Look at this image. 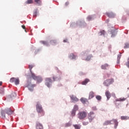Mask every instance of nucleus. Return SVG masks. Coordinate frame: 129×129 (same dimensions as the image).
<instances>
[{
  "label": "nucleus",
  "mask_w": 129,
  "mask_h": 129,
  "mask_svg": "<svg viewBox=\"0 0 129 129\" xmlns=\"http://www.w3.org/2000/svg\"><path fill=\"white\" fill-rule=\"evenodd\" d=\"M14 111L12 110L11 108H6L5 110L1 111V115L3 118H6V114L8 115H11L13 114Z\"/></svg>",
  "instance_id": "nucleus-1"
},
{
  "label": "nucleus",
  "mask_w": 129,
  "mask_h": 129,
  "mask_svg": "<svg viewBox=\"0 0 129 129\" xmlns=\"http://www.w3.org/2000/svg\"><path fill=\"white\" fill-rule=\"evenodd\" d=\"M36 108L38 113H42V114H44V110L43 109V107H42L41 103H40V102H36Z\"/></svg>",
  "instance_id": "nucleus-2"
},
{
  "label": "nucleus",
  "mask_w": 129,
  "mask_h": 129,
  "mask_svg": "<svg viewBox=\"0 0 129 129\" xmlns=\"http://www.w3.org/2000/svg\"><path fill=\"white\" fill-rule=\"evenodd\" d=\"M87 116V112L83 111H80L78 114V117L79 119H84Z\"/></svg>",
  "instance_id": "nucleus-3"
},
{
  "label": "nucleus",
  "mask_w": 129,
  "mask_h": 129,
  "mask_svg": "<svg viewBox=\"0 0 129 129\" xmlns=\"http://www.w3.org/2000/svg\"><path fill=\"white\" fill-rule=\"evenodd\" d=\"M113 82H114V80H113V79H108L104 81L103 84L104 86L108 87V86L111 85Z\"/></svg>",
  "instance_id": "nucleus-4"
},
{
  "label": "nucleus",
  "mask_w": 129,
  "mask_h": 129,
  "mask_svg": "<svg viewBox=\"0 0 129 129\" xmlns=\"http://www.w3.org/2000/svg\"><path fill=\"white\" fill-rule=\"evenodd\" d=\"M95 118V114L93 112H90L88 114V118L89 119V121L91 122L93 119Z\"/></svg>",
  "instance_id": "nucleus-5"
},
{
  "label": "nucleus",
  "mask_w": 129,
  "mask_h": 129,
  "mask_svg": "<svg viewBox=\"0 0 129 129\" xmlns=\"http://www.w3.org/2000/svg\"><path fill=\"white\" fill-rule=\"evenodd\" d=\"M10 82L11 83H14V82L16 85H19L20 84V79L19 78H12L10 79Z\"/></svg>",
  "instance_id": "nucleus-6"
},
{
  "label": "nucleus",
  "mask_w": 129,
  "mask_h": 129,
  "mask_svg": "<svg viewBox=\"0 0 129 129\" xmlns=\"http://www.w3.org/2000/svg\"><path fill=\"white\" fill-rule=\"evenodd\" d=\"M51 83H52V80L50 78H45V85L47 87H50L51 86Z\"/></svg>",
  "instance_id": "nucleus-7"
},
{
  "label": "nucleus",
  "mask_w": 129,
  "mask_h": 129,
  "mask_svg": "<svg viewBox=\"0 0 129 129\" xmlns=\"http://www.w3.org/2000/svg\"><path fill=\"white\" fill-rule=\"evenodd\" d=\"M71 99L73 101V102H77L79 101V99L77 98V97L74 95H71L70 96Z\"/></svg>",
  "instance_id": "nucleus-8"
},
{
  "label": "nucleus",
  "mask_w": 129,
  "mask_h": 129,
  "mask_svg": "<svg viewBox=\"0 0 129 129\" xmlns=\"http://www.w3.org/2000/svg\"><path fill=\"white\" fill-rule=\"evenodd\" d=\"M106 15L108 18H114L115 17V14H113L112 12L106 13Z\"/></svg>",
  "instance_id": "nucleus-9"
},
{
  "label": "nucleus",
  "mask_w": 129,
  "mask_h": 129,
  "mask_svg": "<svg viewBox=\"0 0 129 129\" xmlns=\"http://www.w3.org/2000/svg\"><path fill=\"white\" fill-rule=\"evenodd\" d=\"M36 129H43V125L37 122L36 123Z\"/></svg>",
  "instance_id": "nucleus-10"
},
{
  "label": "nucleus",
  "mask_w": 129,
  "mask_h": 129,
  "mask_svg": "<svg viewBox=\"0 0 129 129\" xmlns=\"http://www.w3.org/2000/svg\"><path fill=\"white\" fill-rule=\"evenodd\" d=\"M112 121L114 123V128H116L117 127V125H118V122L117 121V120L113 119Z\"/></svg>",
  "instance_id": "nucleus-11"
},
{
  "label": "nucleus",
  "mask_w": 129,
  "mask_h": 129,
  "mask_svg": "<svg viewBox=\"0 0 129 129\" xmlns=\"http://www.w3.org/2000/svg\"><path fill=\"white\" fill-rule=\"evenodd\" d=\"M31 75V77L34 79V80H36L38 79V77L35 75V74L33 73L32 72H30Z\"/></svg>",
  "instance_id": "nucleus-12"
},
{
  "label": "nucleus",
  "mask_w": 129,
  "mask_h": 129,
  "mask_svg": "<svg viewBox=\"0 0 129 129\" xmlns=\"http://www.w3.org/2000/svg\"><path fill=\"white\" fill-rule=\"evenodd\" d=\"M90 80L89 79H86L82 83V85H86L88 82H89Z\"/></svg>",
  "instance_id": "nucleus-13"
},
{
  "label": "nucleus",
  "mask_w": 129,
  "mask_h": 129,
  "mask_svg": "<svg viewBox=\"0 0 129 129\" xmlns=\"http://www.w3.org/2000/svg\"><path fill=\"white\" fill-rule=\"evenodd\" d=\"M94 96V92L91 91L89 93V99H91L92 98H93Z\"/></svg>",
  "instance_id": "nucleus-14"
},
{
  "label": "nucleus",
  "mask_w": 129,
  "mask_h": 129,
  "mask_svg": "<svg viewBox=\"0 0 129 129\" xmlns=\"http://www.w3.org/2000/svg\"><path fill=\"white\" fill-rule=\"evenodd\" d=\"M111 121H112V120L105 121L103 124V125H108V124H111Z\"/></svg>",
  "instance_id": "nucleus-15"
},
{
  "label": "nucleus",
  "mask_w": 129,
  "mask_h": 129,
  "mask_svg": "<svg viewBox=\"0 0 129 129\" xmlns=\"http://www.w3.org/2000/svg\"><path fill=\"white\" fill-rule=\"evenodd\" d=\"M108 64L107 63H105L103 65H102L101 67V69H103L104 70H105L107 68H108Z\"/></svg>",
  "instance_id": "nucleus-16"
},
{
  "label": "nucleus",
  "mask_w": 129,
  "mask_h": 129,
  "mask_svg": "<svg viewBox=\"0 0 129 129\" xmlns=\"http://www.w3.org/2000/svg\"><path fill=\"white\" fill-rule=\"evenodd\" d=\"M105 95L107 98V99H109L110 98V93H109V91H107L106 92H105Z\"/></svg>",
  "instance_id": "nucleus-17"
},
{
  "label": "nucleus",
  "mask_w": 129,
  "mask_h": 129,
  "mask_svg": "<svg viewBox=\"0 0 129 129\" xmlns=\"http://www.w3.org/2000/svg\"><path fill=\"white\" fill-rule=\"evenodd\" d=\"M80 101H81V102H82V103H83L84 104H85V103L87 102V99L85 98H81Z\"/></svg>",
  "instance_id": "nucleus-18"
},
{
  "label": "nucleus",
  "mask_w": 129,
  "mask_h": 129,
  "mask_svg": "<svg viewBox=\"0 0 129 129\" xmlns=\"http://www.w3.org/2000/svg\"><path fill=\"white\" fill-rule=\"evenodd\" d=\"M121 120H126L127 119H129V117L127 116H122L120 117Z\"/></svg>",
  "instance_id": "nucleus-19"
},
{
  "label": "nucleus",
  "mask_w": 129,
  "mask_h": 129,
  "mask_svg": "<svg viewBox=\"0 0 129 129\" xmlns=\"http://www.w3.org/2000/svg\"><path fill=\"white\" fill-rule=\"evenodd\" d=\"M74 127H75V129H80L81 128V125H79V124H73V125Z\"/></svg>",
  "instance_id": "nucleus-20"
},
{
  "label": "nucleus",
  "mask_w": 129,
  "mask_h": 129,
  "mask_svg": "<svg viewBox=\"0 0 129 129\" xmlns=\"http://www.w3.org/2000/svg\"><path fill=\"white\" fill-rule=\"evenodd\" d=\"M126 98H120L118 99H116L115 100V101H125L126 100Z\"/></svg>",
  "instance_id": "nucleus-21"
},
{
  "label": "nucleus",
  "mask_w": 129,
  "mask_h": 129,
  "mask_svg": "<svg viewBox=\"0 0 129 129\" xmlns=\"http://www.w3.org/2000/svg\"><path fill=\"white\" fill-rule=\"evenodd\" d=\"M35 3H36V5H38V6H41L42 4V1L41 0H34Z\"/></svg>",
  "instance_id": "nucleus-22"
},
{
  "label": "nucleus",
  "mask_w": 129,
  "mask_h": 129,
  "mask_svg": "<svg viewBox=\"0 0 129 129\" xmlns=\"http://www.w3.org/2000/svg\"><path fill=\"white\" fill-rule=\"evenodd\" d=\"M69 57L70 58V59H75V58H76V56H75V55H74V54L71 53Z\"/></svg>",
  "instance_id": "nucleus-23"
},
{
  "label": "nucleus",
  "mask_w": 129,
  "mask_h": 129,
  "mask_svg": "<svg viewBox=\"0 0 129 129\" xmlns=\"http://www.w3.org/2000/svg\"><path fill=\"white\" fill-rule=\"evenodd\" d=\"M105 34V31L104 30H102L99 33V36H102V35H104Z\"/></svg>",
  "instance_id": "nucleus-24"
},
{
  "label": "nucleus",
  "mask_w": 129,
  "mask_h": 129,
  "mask_svg": "<svg viewBox=\"0 0 129 129\" xmlns=\"http://www.w3.org/2000/svg\"><path fill=\"white\" fill-rule=\"evenodd\" d=\"M36 80H37L39 83H41V81H43L42 78H40L39 77H37V79Z\"/></svg>",
  "instance_id": "nucleus-25"
},
{
  "label": "nucleus",
  "mask_w": 129,
  "mask_h": 129,
  "mask_svg": "<svg viewBox=\"0 0 129 129\" xmlns=\"http://www.w3.org/2000/svg\"><path fill=\"white\" fill-rule=\"evenodd\" d=\"M129 48V43H126L124 44V49H127Z\"/></svg>",
  "instance_id": "nucleus-26"
},
{
  "label": "nucleus",
  "mask_w": 129,
  "mask_h": 129,
  "mask_svg": "<svg viewBox=\"0 0 129 129\" xmlns=\"http://www.w3.org/2000/svg\"><path fill=\"white\" fill-rule=\"evenodd\" d=\"M78 110V106L77 105H75L74 106V108L73 110H75V111H77Z\"/></svg>",
  "instance_id": "nucleus-27"
},
{
  "label": "nucleus",
  "mask_w": 129,
  "mask_h": 129,
  "mask_svg": "<svg viewBox=\"0 0 129 129\" xmlns=\"http://www.w3.org/2000/svg\"><path fill=\"white\" fill-rule=\"evenodd\" d=\"M0 94H2V95H3V94H5V89H4V88H1V89H0Z\"/></svg>",
  "instance_id": "nucleus-28"
},
{
  "label": "nucleus",
  "mask_w": 129,
  "mask_h": 129,
  "mask_svg": "<svg viewBox=\"0 0 129 129\" xmlns=\"http://www.w3.org/2000/svg\"><path fill=\"white\" fill-rule=\"evenodd\" d=\"M56 43H57V41L56 40H51L50 41V44L51 45H56Z\"/></svg>",
  "instance_id": "nucleus-29"
},
{
  "label": "nucleus",
  "mask_w": 129,
  "mask_h": 129,
  "mask_svg": "<svg viewBox=\"0 0 129 129\" xmlns=\"http://www.w3.org/2000/svg\"><path fill=\"white\" fill-rule=\"evenodd\" d=\"M96 98L98 101H100V100H101V96L97 95V96H96Z\"/></svg>",
  "instance_id": "nucleus-30"
},
{
  "label": "nucleus",
  "mask_w": 129,
  "mask_h": 129,
  "mask_svg": "<svg viewBox=\"0 0 129 129\" xmlns=\"http://www.w3.org/2000/svg\"><path fill=\"white\" fill-rule=\"evenodd\" d=\"M76 114V111H75L74 110H72V116H75Z\"/></svg>",
  "instance_id": "nucleus-31"
},
{
  "label": "nucleus",
  "mask_w": 129,
  "mask_h": 129,
  "mask_svg": "<svg viewBox=\"0 0 129 129\" xmlns=\"http://www.w3.org/2000/svg\"><path fill=\"white\" fill-rule=\"evenodd\" d=\"M26 4H27L28 5L33 4V0H27Z\"/></svg>",
  "instance_id": "nucleus-32"
},
{
  "label": "nucleus",
  "mask_w": 129,
  "mask_h": 129,
  "mask_svg": "<svg viewBox=\"0 0 129 129\" xmlns=\"http://www.w3.org/2000/svg\"><path fill=\"white\" fill-rule=\"evenodd\" d=\"M65 126H66V127H68V126H71V123H70V122L66 123Z\"/></svg>",
  "instance_id": "nucleus-33"
},
{
  "label": "nucleus",
  "mask_w": 129,
  "mask_h": 129,
  "mask_svg": "<svg viewBox=\"0 0 129 129\" xmlns=\"http://www.w3.org/2000/svg\"><path fill=\"white\" fill-rule=\"evenodd\" d=\"M41 43H42V44H43V45H48V42H47V41H41Z\"/></svg>",
  "instance_id": "nucleus-34"
},
{
  "label": "nucleus",
  "mask_w": 129,
  "mask_h": 129,
  "mask_svg": "<svg viewBox=\"0 0 129 129\" xmlns=\"http://www.w3.org/2000/svg\"><path fill=\"white\" fill-rule=\"evenodd\" d=\"M33 67H34V66H33V65H29V68L30 72H32V69H33Z\"/></svg>",
  "instance_id": "nucleus-35"
},
{
  "label": "nucleus",
  "mask_w": 129,
  "mask_h": 129,
  "mask_svg": "<svg viewBox=\"0 0 129 129\" xmlns=\"http://www.w3.org/2000/svg\"><path fill=\"white\" fill-rule=\"evenodd\" d=\"M88 123H89V122L88 121H84L83 122V125H87V124H88Z\"/></svg>",
  "instance_id": "nucleus-36"
},
{
  "label": "nucleus",
  "mask_w": 129,
  "mask_h": 129,
  "mask_svg": "<svg viewBox=\"0 0 129 129\" xmlns=\"http://www.w3.org/2000/svg\"><path fill=\"white\" fill-rule=\"evenodd\" d=\"M121 57V53H120L119 54H118L117 55V60H118V61L120 60Z\"/></svg>",
  "instance_id": "nucleus-37"
},
{
  "label": "nucleus",
  "mask_w": 129,
  "mask_h": 129,
  "mask_svg": "<svg viewBox=\"0 0 129 129\" xmlns=\"http://www.w3.org/2000/svg\"><path fill=\"white\" fill-rule=\"evenodd\" d=\"M90 59H91V55H89L87 57L86 60H87V61H89Z\"/></svg>",
  "instance_id": "nucleus-38"
},
{
  "label": "nucleus",
  "mask_w": 129,
  "mask_h": 129,
  "mask_svg": "<svg viewBox=\"0 0 129 129\" xmlns=\"http://www.w3.org/2000/svg\"><path fill=\"white\" fill-rule=\"evenodd\" d=\"M33 16L35 17H37V11H35L33 13Z\"/></svg>",
  "instance_id": "nucleus-39"
},
{
  "label": "nucleus",
  "mask_w": 129,
  "mask_h": 129,
  "mask_svg": "<svg viewBox=\"0 0 129 129\" xmlns=\"http://www.w3.org/2000/svg\"><path fill=\"white\" fill-rule=\"evenodd\" d=\"M87 19H88L89 21H90V20H92V16H88V18H87Z\"/></svg>",
  "instance_id": "nucleus-40"
},
{
  "label": "nucleus",
  "mask_w": 129,
  "mask_h": 129,
  "mask_svg": "<svg viewBox=\"0 0 129 129\" xmlns=\"http://www.w3.org/2000/svg\"><path fill=\"white\" fill-rule=\"evenodd\" d=\"M125 65L128 68H129V61H127L125 63Z\"/></svg>",
  "instance_id": "nucleus-41"
},
{
  "label": "nucleus",
  "mask_w": 129,
  "mask_h": 129,
  "mask_svg": "<svg viewBox=\"0 0 129 129\" xmlns=\"http://www.w3.org/2000/svg\"><path fill=\"white\" fill-rule=\"evenodd\" d=\"M22 28H23L24 30L26 29V26H25V25H22Z\"/></svg>",
  "instance_id": "nucleus-42"
},
{
  "label": "nucleus",
  "mask_w": 129,
  "mask_h": 129,
  "mask_svg": "<svg viewBox=\"0 0 129 129\" xmlns=\"http://www.w3.org/2000/svg\"><path fill=\"white\" fill-rule=\"evenodd\" d=\"M69 5V3L67 2L66 3V6H68Z\"/></svg>",
  "instance_id": "nucleus-43"
},
{
  "label": "nucleus",
  "mask_w": 129,
  "mask_h": 129,
  "mask_svg": "<svg viewBox=\"0 0 129 129\" xmlns=\"http://www.w3.org/2000/svg\"><path fill=\"white\" fill-rule=\"evenodd\" d=\"M3 85V82H0V86H2Z\"/></svg>",
  "instance_id": "nucleus-44"
},
{
  "label": "nucleus",
  "mask_w": 129,
  "mask_h": 129,
  "mask_svg": "<svg viewBox=\"0 0 129 129\" xmlns=\"http://www.w3.org/2000/svg\"><path fill=\"white\" fill-rule=\"evenodd\" d=\"M67 42V40H63V42L66 43Z\"/></svg>",
  "instance_id": "nucleus-45"
},
{
  "label": "nucleus",
  "mask_w": 129,
  "mask_h": 129,
  "mask_svg": "<svg viewBox=\"0 0 129 129\" xmlns=\"http://www.w3.org/2000/svg\"><path fill=\"white\" fill-rule=\"evenodd\" d=\"M108 22H109V20H107V23H108Z\"/></svg>",
  "instance_id": "nucleus-46"
},
{
  "label": "nucleus",
  "mask_w": 129,
  "mask_h": 129,
  "mask_svg": "<svg viewBox=\"0 0 129 129\" xmlns=\"http://www.w3.org/2000/svg\"><path fill=\"white\" fill-rule=\"evenodd\" d=\"M53 79L54 81H55V77H53Z\"/></svg>",
  "instance_id": "nucleus-47"
},
{
  "label": "nucleus",
  "mask_w": 129,
  "mask_h": 129,
  "mask_svg": "<svg viewBox=\"0 0 129 129\" xmlns=\"http://www.w3.org/2000/svg\"><path fill=\"white\" fill-rule=\"evenodd\" d=\"M127 61L129 62V57H128V58L127 59Z\"/></svg>",
  "instance_id": "nucleus-48"
},
{
  "label": "nucleus",
  "mask_w": 129,
  "mask_h": 129,
  "mask_svg": "<svg viewBox=\"0 0 129 129\" xmlns=\"http://www.w3.org/2000/svg\"><path fill=\"white\" fill-rule=\"evenodd\" d=\"M127 89H128V90H129V87H128V88H127Z\"/></svg>",
  "instance_id": "nucleus-49"
},
{
  "label": "nucleus",
  "mask_w": 129,
  "mask_h": 129,
  "mask_svg": "<svg viewBox=\"0 0 129 129\" xmlns=\"http://www.w3.org/2000/svg\"><path fill=\"white\" fill-rule=\"evenodd\" d=\"M128 97L129 98V95H128Z\"/></svg>",
  "instance_id": "nucleus-50"
}]
</instances>
